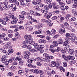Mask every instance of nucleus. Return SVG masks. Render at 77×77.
I'll return each mask as SVG.
<instances>
[{
	"label": "nucleus",
	"mask_w": 77,
	"mask_h": 77,
	"mask_svg": "<svg viewBox=\"0 0 77 77\" xmlns=\"http://www.w3.org/2000/svg\"><path fill=\"white\" fill-rule=\"evenodd\" d=\"M52 1V0H48L46 2V3L47 4H48V5H48V9L50 8V9H52V5H51V2Z\"/></svg>",
	"instance_id": "nucleus-1"
},
{
	"label": "nucleus",
	"mask_w": 77,
	"mask_h": 77,
	"mask_svg": "<svg viewBox=\"0 0 77 77\" xmlns=\"http://www.w3.org/2000/svg\"><path fill=\"white\" fill-rule=\"evenodd\" d=\"M11 8L12 9V11H15L17 10V8L16 7V5H15L12 4L10 6Z\"/></svg>",
	"instance_id": "nucleus-2"
},
{
	"label": "nucleus",
	"mask_w": 77,
	"mask_h": 77,
	"mask_svg": "<svg viewBox=\"0 0 77 77\" xmlns=\"http://www.w3.org/2000/svg\"><path fill=\"white\" fill-rule=\"evenodd\" d=\"M18 25H17L15 26H10L11 28H12V29L14 28H16L14 30V32H17L18 31Z\"/></svg>",
	"instance_id": "nucleus-3"
},
{
	"label": "nucleus",
	"mask_w": 77,
	"mask_h": 77,
	"mask_svg": "<svg viewBox=\"0 0 77 77\" xmlns=\"http://www.w3.org/2000/svg\"><path fill=\"white\" fill-rule=\"evenodd\" d=\"M25 38L28 41H30V39H31V35H26L24 36Z\"/></svg>",
	"instance_id": "nucleus-4"
},
{
	"label": "nucleus",
	"mask_w": 77,
	"mask_h": 77,
	"mask_svg": "<svg viewBox=\"0 0 77 77\" xmlns=\"http://www.w3.org/2000/svg\"><path fill=\"white\" fill-rule=\"evenodd\" d=\"M59 32L60 33L62 34L63 33H65V29L64 28H62L61 29H59Z\"/></svg>",
	"instance_id": "nucleus-5"
},
{
	"label": "nucleus",
	"mask_w": 77,
	"mask_h": 77,
	"mask_svg": "<svg viewBox=\"0 0 77 77\" xmlns=\"http://www.w3.org/2000/svg\"><path fill=\"white\" fill-rule=\"evenodd\" d=\"M29 52L28 51H26V52L24 56V57L26 59H29Z\"/></svg>",
	"instance_id": "nucleus-6"
},
{
	"label": "nucleus",
	"mask_w": 77,
	"mask_h": 77,
	"mask_svg": "<svg viewBox=\"0 0 77 77\" xmlns=\"http://www.w3.org/2000/svg\"><path fill=\"white\" fill-rule=\"evenodd\" d=\"M56 65V63L54 62V61L51 62V64H49V66L51 67H54Z\"/></svg>",
	"instance_id": "nucleus-7"
},
{
	"label": "nucleus",
	"mask_w": 77,
	"mask_h": 77,
	"mask_svg": "<svg viewBox=\"0 0 77 77\" xmlns=\"http://www.w3.org/2000/svg\"><path fill=\"white\" fill-rule=\"evenodd\" d=\"M31 71H32L34 73H35V74H39V72L36 69H32Z\"/></svg>",
	"instance_id": "nucleus-8"
},
{
	"label": "nucleus",
	"mask_w": 77,
	"mask_h": 77,
	"mask_svg": "<svg viewBox=\"0 0 77 77\" xmlns=\"http://www.w3.org/2000/svg\"><path fill=\"white\" fill-rule=\"evenodd\" d=\"M38 42L39 43H44V44H45V43L47 42V41H46L45 40H44V39H40L38 41Z\"/></svg>",
	"instance_id": "nucleus-9"
},
{
	"label": "nucleus",
	"mask_w": 77,
	"mask_h": 77,
	"mask_svg": "<svg viewBox=\"0 0 77 77\" xmlns=\"http://www.w3.org/2000/svg\"><path fill=\"white\" fill-rule=\"evenodd\" d=\"M43 48H44V45H41L40 46H39V47L37 49L38 50L41 51Z\"/></svg>",
	"instance_id": "nucleus-10"
},
{
	"label": "nucleus",
	"mask_w": 77,
	"mask_h": 77,
	"mask_svg": "<svg viewBox=\"0 0 77 77\" xmlns=\"http://www.w3.org/2000/svg\"><path fill=\"white\" fill-rule=\"evenodd\" d=\"M30 41L29 40H26L24 41L23 42V44L26 45V44H30Z\"/></svg>",
	"instance_id": "nucleus-11"
},
{
	"label": "nucleus",
	"mask_w": 77,
	"mask_h": 77,
	"mask_svg": "<svg viewBox=\"0 0 77 77\" xmlns=\"http://www.w3.org/2000/svg\"><path fill=\"white\" fill-rule=\"evenodd\" d=\"M19 19L21 20H24V15L21 14L19 15Z\"/></svg>",
	"instance_id": "nucleus-12"
},
{
	"label": "nucleus",
	"mask_w": 77,
	"mask_h": 77,
	"mask_svg": "<svg viewBox=\"0 0 77 77\" xmlns=\"http://www.w3.org/2000/svg\"><path fill=\"white\" fill-rule=\"evenodd\" d=\"M16 60V58L13 57L11 58L10 60H9V61L11 63V62H12L13 60H14L15 61Z\"/></svg>",
	"instance_id": "nucleus-13"
},
{
	"label": "nucleus",
	"mask_w": 77,
	"mask_h": 77,
	"mask_svg": "<svg viewBox=\"0 0 77 77\" xmlns=\"http://www.w3.org/2000/svg\"><path fill=\"white\" fill-rule=\"evenodd\" d=\"M43 56L44 57H45L46 58L48 59V58H49V55L47 53H45L43 54Z\"/></svg>",
	"instance_id": "nucleus-14"
},
{
	"label": "nucleus",
	"mask_w": 77,
	"mask_h": 77,
	"mask_svg": "<svg viewBox=\"0 0 77 77\" xmlns=\"http://www.w3.org/2000/svg\"><path fill=\"white\" fill-rule=\"evenodd\" d=\"M73 52L74 50H73V49L69 48L68 53H69V54H73Z\"/></svg>",
	"instance_id": "nucleus-15"
},
{
	"label": "nucleus",
	"mask_w": 77,
	"mask_h": 77,
	"mask_svg": "<svg viewBox=\"0 0 77 77\" xmlns=\"http://www.w3.org/2000/svg\"><path fill=\"white\" fill-rule=\"evenodd\" d=\"M32 45L34 47H36L35 48L37 49H38V48L39 47V45H38V44L37 43H35L32 44Z\"/></svg>",
	"instance_id": "nucleus-16"
},
{
	"label": "nucleus",
	"mask_w": 77,
	"mask_h": 77,
	"mask_svg": "<svg viewBox=\"0 0 77 77\" xmlns=\"http://www.w3.org/2000/svg\"><path fill=\"white\" fill-rule=\"evenodd\" d=\"M69 44V42L68 41H66L63 43V45L64 47L67 45V44Z\"/></svg>",
	"instance_id": "nucleus-17"
},
{
	"label": "nucleus",
	"mask_w": 77,
	"mask_h": 77,
	"mask_svg": "<svg viewBox=\"0 0 77 77\" xmlns=\"http://www.w3.org/2000/svg\"><path fill=\"white\" fill-rule=\"evenodd\" d=\"M1 61H2V63H4V62L6 60V58L5 57H3L1 60Z\"/></svg>",
	"instance_id": "nucleus-18"
},
{
	"label": "nucleus",
	"mask_w": 77,
	"mask_h": 77,
	"mask_svg": "<svg viewBox=\"0 0 77 77\" xmlns=\"http://www.w3.org/2000/svg\"><path fill=\"white\" fill-rule=\"evenodd\" d=\"M34 8L35 11H39L40 8H39V6L36 5L34 7Z\"/></svg>",
	"instance_id": "nucleus-19"
},
{
	"label": "nucleus",
	"mask_w": 77,
	"mask_h": 77,
	"mask_svg": "<svg viewBox=\"0 0 77 77\" xmlns=\"http://www.w3.org/2000/svg\"><path fill=\"white\" fill-rule=\"evenodd\" d=\"M57 42L59 44H62L63 43V40H62V39L60 38L58 40Z\"/></svg>",
	"instance_id": "nucleus-20"
},
{
	"label": "nucleus",
	"mask_w": 77,
	"mask_h": 77,
	"mask_svg": "<svg viewBox=\"0 0 77 77\" xmlns=\"http://www.w3.org/2000/svg\"><path fill=\"white\" fill-rule=\"evenodd\" d=\"M42 27V23H38V26H37V28L38 29H40Z\"/></svg>",
	"instance_id": "nucleus-21"
},
{
	"label": "nucleus",
	"mask_w": 77,
	"mask_h": 77,
	"mask_svg": "<svg viewBox=\"0 0 77 77\" xmlns=\"http://www.w3.org/2000/svg\"><path fill=\"white\" fill-rule=\"evenodd\" d=\"M53 45H54V47H57V42L56 41H54L53 42Z\"/></svg>",
	"instance_id": "nucleus-22"
},
{
	"label": "nucleus",
	"mask_w": 77,
	"mask_h": 77,
	"mask_svg": "<svg viewBox=\"0 0 77 77\" xmlns=\"http://www.w3.org/2000/svg\"><path fill=\"white\" fill-rule=\"evenodd\" d=\"M48 59L46 58H43V57L40 58V60H42V61H44V62H45L47 61V60Z\"/></svg>",
	"instance_id": "nucleus-23"
},
{
	"label": "nucleus",
	"mask_w": 77,
	"mask_h": 77,
	"mask_svg": "<svg viewBox=\"0 0 77 77\" xmlns=\"http://www.w3.org/2000/svg\"><path fill=\"white\" fill-rule=\"evenodd\" d=\"M46 35H47V36H50L51 35V33L50 32V31H49V30H47V31H46Z\"/></svg>",
	"instance_id": "nucleus-24"
},
{
	"label": "nucleus",
	"mask_w": 77,
	"mask_h": 77,
	"mask_svg": "<svg viewBox=\"0 0 77 77\" xmlns=\"http://www.w3.org/2000/svg\"><path fill=\"white\" fill-rule=\"evenodd\" d=\"M6 36V34L5 33H2V34L0 35V38L2 39V38H4V37H5Z\"/></svg>",
	"instance_id": "nucleus-25"
},
{
	"label": "nucleus",
	"mask_w": 77,
	"mask_h": 77,
	"mask_svg": "<svg viewBox=\"0 0 77 77\" xmlns=\"http://www.w3.org/2000/svg\"><path fill=\"white\" fill-rule=\"evenodd\" d=\"M17 29H18V31L19 29H20V30H21V29H24V26H20L18 25Z\"/></svg>",
	"instance_id": "nucleus-26"
},
{
	"label": "nucleus",
	"mask_w": 77,
	"mask_h": 77,
	"mask_svg": "<svg viewBox=\"0 0 77 77\" xmlns=\"http://www.w3.org/2000/svg\"><path fill=\"white\" fill-rule=\"evenodd\" d=\"M68 57L69 58V60H74L75 59V57L72 56H69Z\"/></svg>",
	"instance_id": "nucleus-27"
},
{
	"label": "nucleus",
	"mask_w": 77,
	"mask_h": 77,
	"mask_svg": "<svg viewBox=\"0 0 77 77\" xmlns=\"http://www.w3.org/2000/svg\"><path fill=\"white\" fill-rule=\"evenodd\" d=\"M30 51L32 53H35L36 52H37V51H38V50H35L34 49H32L30 50Z\"/></svg>",
	"instance_id": "nucleus-28"
},
{
	"label": "nucleus",
	"mask_w": 77,
	"mask_h": 77,
	"mask_svg": "<svg viewBox=\"0 0 77 77\" xmlns=\"http://www.w3.org/2000/svg\"><path fill=\"white\" fill-rule=\"evenodd\" d=\"M70 37L71 38H75V39H76V36H75V35H74V34H73V33H71L70 34Z\"/></svg>",
	"instance_id": "nucleus-29"
},
{
	"label": "nucleus",
	"mask_w": 77,
	"mask_h": 77,
	"mask_svg": "<svg viewBox=\"0 0 77 77\" xmlns=\"http://www.w3.org/2000/svg\"><path fill=\"white\" fill-rule=\"evenodd\" d=\"M51 16H52V14H51V13H49L47 15V18H48V19H49V18L51 17Z\"/></svg>",
	"instance_id": "nucleus-30"
},
{
	"label": "nucleus",
	"mask_w": 77,
	"mask_h": 77,
	"mask_svg": "<svg viewBox=\"0 0 77 77\" xmlns=\"http://www.w3.org/2000/svg\"><path fill=\"white\" fill-rule=\"evenodd\" d=\"M2 52L3 53H5V54L6 55H9V54L8 53V52H7L6 51V50H3L2 51Z\"/></svg>",
	"instance_id": "nucleus-31"
},
{
	"label": "nucleus",
	"mask_w": 77,
	"mask_h": 77,
	"mask_svg": "<svg viewBox=\"0 0 77 77\" xmlns=\"http://www.w3.org/2000/svg\"><path fill=\"white\" fill-rule=\"evenodd\" d=\"M26 65L28 66V67H30V68H32V65L30 63L28 64V63H26Z\"/></svg>",
	"instance_id": "nucleus-32"
},
{
	"label": "nucleus",
	"mask_w": 77,
	"mask_h": 77,
	"mask_svg": "<svg viewBox=\"0 0 77 77\" xmlns=\"http://www.w3.org/2000/svg\"><path fill=\"white\" fill-rule=\"evenodd\" d=\"M54 8V9H59V5H56L54 6H53Z\"/></svg>",
	"instance_id": "nucleus-33"
},
{
	"label": "nucleus",
	"mask_w": 77,
	"mask_h": 77,
	"mask_svg": "<svg viewBox=\"0 0 77 77\" xmlns=\"http://www.w3.org/2000/svg\"><path fill=\"white\" fill-rule=\"evenodd\" d=\"M41 21L42 23H47V20L44 19H41Z\"/></svg>",
	"instance_id": "nucleus-34"
},
{
	"label": "nucleus",
	"mask_w": 77,
	"mask_h": 77,
	"mask_svg": "<svg viewBox=\"0 0 77 77\" xmlns=\"http://www.w3.org/2000/svg\"><path fill=\"white\" fill-rule=\"evenodd\" d=\"M36 13V12L33 11L32 10L30 11V13L32 15H35V14Z\"/></svg>",
	"instance_id": "nucleus-35"
},
{
	"label": "nucleus",
	"mask_w": 77,
	"mask_h": 77,
	"mask_svg": "<svg viewBox=\"0 0 77 77\" xmlns=\"http://www.w3.org/2000/svg\"><path fill=\"white\" fill-rule=\"evenodd\" d=\"M10 62L9 61H7V60H6L5 61H4V63L5 64V65H8L9 64V63Z\"/></svg>",
	"instance_id": "nucleus-36"
},
{
	"label": "nucleus",
	"mask_w": 77,
	"mask_h": 77,
	"mask_svg": "<svg viewBox=\"0 0 77 77\" xmlns=\"http://www.w3.org/2000/svg\"><path fill=\"white\" fill-rule=\"evenodd\" d=\"M13 73L12 72H9L8 73L7 75L8 76H12L13 75Z\"/></svg>",
	"instance_id": "nucleus-37"
},
{
	"label": "nucleus",
	"mask_w": 77,
	"mask_h": 77,
	"mask_svg": "<svg viewBox=\"0 0 77 77\" xmlns=\"http://www.w3.org/2000/svg\"><path fill=\"white\" fill-rule=\"evenodd\" d=\"M60 9L62 10V11H65V8L64 7V5L61 6L60 7Z\"/></svg>",
	"instance_id": "nucleus-38"
},
{
	"label": "nucleus",
	"mask_w": 77,
	"mask_h": 77,
	"mask_svg": "<svg viewBox=\"0 0 77 77\" xmlns=\"http://www.w3.org/2000/svg\"><path fill=\"white\" fill-rule=\"evenodd\" d=\"M66 38H68V37H71L70 34L68 33H67L66 34Z\"/></svg>",
	"instance_id": "nucleus-39"
},
{
	"label": "nucleus",
	"mask_w": 77,
	"mask_h": 77,
	"mask_svg": "<svg viewBox=\"0 0 77 77\" xmlns=\"http://www.w3.org/2000/svg\"><path fill=\"white\" fill-rule=\"evenodd\" d=\"M20 5L21 6H26V4L24 3V1L22 2H20Z\"/></svg>",
	"instance_id": "nucleus-40"
},
{
	"label": "nucleus",
	"mask_w": 77,
	"mask_h": 77,
	"mask_svg": "<svg viewBox=\"0 0 77 77\" xmlns=\"http://www.w3.org/2000/svg\"><path fill=\"white\" fill-rule=\"evenodd\" d=\"M36 65H37V66H41L42 65V63L40 62H37Z\"/></svg>",
	"instance_id": "nucleus-41"
},
{
	"label": "nucleus",
	"mask_w": 77,
	"mask_h": 77,
	"mask_svg": "<svg viewBox=\"0 0 77 77\" xmlns=\"http://www.w3.org/2000/svg\"><path fill=\"white\" fill-rule=\"evenodd\" d=\"M77 37L76 38H72V42H74V41H77Z\"/></svg>",
	"instance_id": "nucleus-42"
},
{
	"label": "nucleus",
	"mask_w": 77,
	"mask_h": 77,
	"mask_svg": "<svg viewBox=\"0 0 77 77\" xmlns=\"http://www.w3.org/2000/svg\"><path fill=\"white\" fill-rule=\"evenodd\" d=\"M60 71L61 72H65V70L64 69V68H61L60 69Z\"/></svg>",
	"instance_id": "nucleus-43"
},
{
	"label": "nucleus",
	"mask_w": 77,
	"mask_h": 77,
	"mask_svg": "<svg viewBox=\"0 0 77 77\" xmlns=\"http://www.w3.org/2000/svg\"><path fill=\"white\" fill-rule=\"evenodd\" d=\"M11 24H15L17 23V22L15 20H13V21H11Z\"/></svg>",
	"instance_id": "nucleus-44"
},
{
	"label": "nucleus",
	"mask_w": 77,
	"mask_h": 77,
	"mask_svg": "<svg viewBox=\"0 0 77 77\" xmlns=\"http://www.w3.org/2000/svg\"><path fill=\"white\" fill-rule=\"evenodd\" d=\"M21 15H26V14H27V13H26V12L24 11H23L21 12Z\"/></svg>",
	"instance_id": "nucleus-45"
},
{
	"label": "nucleus",
	"mask_w": 77,
	"mask_h": 77,
	"mask_svg": "<svg viewBox=\"0 0 77 77\" xmlns=\"http://www.w3.org/2000/svg\"><path fill=\"white\" fill-rule=\"evenodd\" d=\"M10 17L11 18H12L13 20H14L15 18L14 15L11 14L10 15Z\"/></svg>",
	"instance_id": "nucleus-46"
},
{
	"label": "nucleus",
	"mask_w": 77,
	"mask_h": 77,
	"mask_svg": "<svg viewBox=\"0 0 77 77\" xmlns=\"http://www.w3.org/2000/svg\"><path fill=\"white\" fill-rule=\"evenodd\" d=\"M69 56H67V57H65L64 58V59L65 60H66V61H67L68 60H69Z\"/></svg>",
	"instance_id": "nucleus-47"
},
{
	"label": "nucleus",
	"mask_w": 77,
	"mask_h": 77,
	"mask_svg": "<svg viewBox=\"0 0 77 77\" xmlns=\"http://www.w3.org/2000/svg\"><path fill=\"white\" fill-rule=\"evenodd\" d=\"M4 20L5 21H6V22H8L10 21L9 19L8 18V17H6L4 18Z\"/></svg>",
	"instance_id": "nucleus-48"
},
{
	"label": "nucleus",
	"mask_w": 77,
	"mask_h": 77,
	"mask_svg": "<svg viewBox=\"0 0 77 77\" xmlns=\"http://www.w3.org/2000/svg\"><path fill=\"white\" fill-rule=\"evenodd\" d=\"M59 4L60 6H65V4L63 2H60Z\"/></svg>",
	"instance_id": "nucleus-49"
},
{
	"label": "nucleus",
	"mask_w": 77,
	"mask_h": 77,
	"mask_svg": "<svg viewBox=\"0 0 77 77\" xmlns=\"http://www.w3.org/2000/svg\"><path fill=\"white\" fill-rule=\"evenodd\" d=\"M6 45L8 46H11V42H7L6 43Z\"/></svg>",
	"instance_id": "nucleus-50"
},
{
	"label": "nucleus",
	"mask_w": 77,
	"mask_h": 77,
	"mask_svg": "<svg viewBox=\"0 0 77 77\" xmlns=\"http://www.w3.org/2000/svg\"><path fill=\"white\" fill-rule=\"evenodd\" d=\"M66 2L67 4H70L71 3V0H66Z\"/></svg>",
	"instance_id": "nucleus-51"
},
{
	"label": "nucleus",
	"mask_w": 77,
	"mask_h": 77,
	"mask_svg": "<svg viewBox=\"0 0 77 77\" xmlns=\"http://www.w3.org/2000/svg\"><path fill=\"white\" fill-rule=\"evenodd\" d=\"M61 52L62 53H66V51H65V50L64 48L63 49H62Z\"/></svg>",
	"instance_id": "nucleus-52"
},
{
	"label": "nucleus",
	"mask_w": 77,
	"mask_h": 77,
	"mask_svg": "<svg viewBox=\"0 0 77 77\" xmlns=\"http://www.w3.org/2000/svg\"><path fill=\"white\" fill-rule=\"evenodd\" d=\"M3 4L4 5H7L8 4V2L7 1H5L3 2Z\"/></svg>",
	"instance_id": "nucleus-53"
},
{
	"label": "nucleus",
	"mask_w": 77,
	"mask_h": 77,
	"mask_svg": "<svg viewBox=\"0 0 77 77\" xmlns=\"http://www.w3.org/2000/svg\"><path fill=\"white\" fill-rule=\"evenodd\" d=\"M49 50L52 53H54V52H55V50L52 48H50Z\"/></svg>",
	"instance_id": "nucleus-54"
},
{
	"label": "nucleus",
	"mask_w": 77,
	"mask_h": 77,
	"mask_svg": "<svg viewBox=\"0 0 77 77\" xmlns=\"http://www.w3.org/2000/svg\"><path fill=\"white\" fill-rule=\"evenodd\" d=\"M8 36L9 37V38H12L13 35L12 34H11V33H9L8 34Z\"/></svg>",
	"instance_id": "nucleus-55"
},
{
	"label": "nucleus",
	"mask_w": 77,
	"mask_h": 77,
	"mask_svg": "<svg viewBox=\"0 0 77 77\" xmlns=\"http://www.w3.org/2000/svg\"><path fill=\"white\" fill-rule=\"evenodd\" d=\"M44 9L46 10H47V11H48V6L47 5H45L44 7Z\"/></svg>",
	"instance_id": "nucleus-56"
},
{
	"label": "nucleus",
	"mask_w": 77,
	"mask_h": 77,
	"mask_svg": "<svg viewBox=\"0 0 77 77\" xmlns=\"http://www.w3.org/2000/svg\"><path fill=\"white\" fill-rule=\"evenodd\" d=\"M71 37H66V40L67 41H70L71 40Z\"/></svg>",
	"instance_id": "nucleus-57"
},
{
	"label": "nucleus",
	"mask_w": 77,
	"mask_h": 77,
	"mask_svg": "<svg viewBox=\"0 0 77 77\" xmlns=\"http://www.w3.org/2000/svg\"><path fill=\"white\" fill-rule=\"evenodd\" d=\"M47 25L48 26H53V23L49 22L48 23Z\"/></svg>",
	"instance_id": "nucleus-58"
},
{
	"label": "nucleus",
	"mask_w": 77,
	"mask_h": 77,
	"mask_svg": "<svg viewBox=\"0 0 77 77\" xmlns=\"http://www.w3.org/2000/svg\"><path fill=\"white\" fill-rule=\"evenodd\" d=\"M5 7L8 9H9L11 8V6L9 5H5Z\"/></svg>",
	"instance_id": "nucleus-59"
},
{
	"label": "nucleus",
	"mask_w": 77,
	"mask_h": 77,
	"mask_svg": "<svg viewBox=\"0 0 77 77\" xmlns=\"http://www.w3.org/2000/svg\"><path fill=\"white\" fill-rule=\"evenodd\" d=\"M33 62V61L32 60V59H29L28 60V62L29 63H32V62Z\"/></svg>",
	"instance_id": "nucleus-60"
},
{
	"label": "nucleus",
	"mask_w": 77,
	"mask_h": 77,
	"mask_svg": "<svg viewBox=\"0 0 77 77\" xmlns=\"http://www.w3.org/2000/svg\"><path fill=\"white\" fill-rule=\"evenodd\" d=\"M4 17H6V18H8L9 17V14H7L6 13H4Z\"/></svg>",
	"instance_id": "nucleus-61"
},
{
	"label": "nucleus",
	"mask_w": 77,
	"mask_h": 77,
	"mask_svg": "<svg viewBox=\"0 0 77 77\" xmlns=\"http://www.w3.org/2000/svg\"><path fill=\"white\" fill-rule=\"evenodd\" d=\"M16 59V60H18L19 61H20L21 60V58L20 57H17Z\"/></svg>",
	"instance_id": "nucleus-62"
},
{
	"label": "nucleus",
	"mask_w": 77,
	"mask_h": 77,
	"mask_svg": "<svg viewBox=\"0 0 77 77\" xmlns=\"http://www.w3.org/2000/svg\"><path fill=\"white\" fill-rule=\"evenodd\" d=\"M52 20H57V17L56 16L53 17H52Z\"/></svg>",
	"instance_id": "nucleus-63"
},
{
	"label": "nucleus",
	"mask_w": 77,
	"mask_h": 77,
	"mask_svg": "<svg viewBox=\"0 0 77 77\" xmlns=\"http://www.w3.org/2000/svg\"><path fill=\"white\" fill-rule=\"evenodd\" d=\"M27 49H31L32 48V46L31 45H28L27 46Z\"/></svg>",
	"instance_id": "nucleus-64"
}]
</instances>
